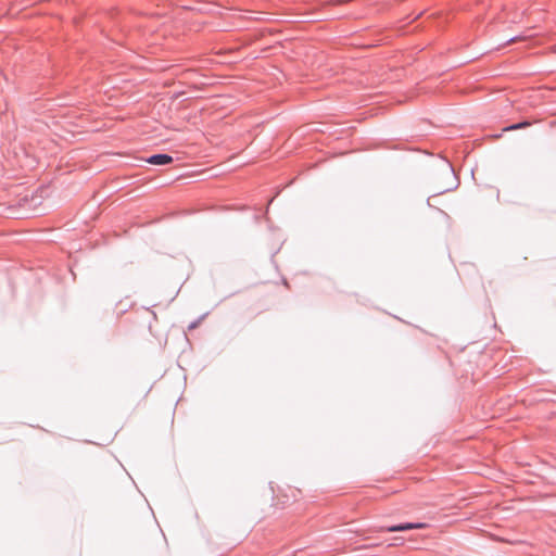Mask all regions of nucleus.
Listing matches in <instances>:
<instances>
[{
    "instance_id": "nucleus-1",
    "label": "nucleus",
    "mask_w": 556,
    "mask_h": 556,
    "mask_svg": "<svg viewBox=\"0 0 556 556\" xmlns=\"http://www.w3.org/2000/svg\"><path fill=\"white\" fill-rule=\"evenodd\" d=\"M427 523L425 522H402L392 526L380 527L378 531H388V532H403L415 529H425Z\"/></svg>"
},
{
    "instance_id": "nucleus-2",
    "label": "nucleus",
    "mask_w": 556,
    "mask_h": 556,
    "mask_svg": "<svg viewBox=\"0 0 556 556\" xmlns=\"http://www.w3.org/2000/svg\"><path fill=\"white\" fill-rule=\"evenodd\" d=\"M445 175H446L447 178L451 179V182L447 184L446 186L442 187L439 190V193H444V192L452 191V190L456 189L458 187V185H459L458 178L455 175L453 166L448 162H446V164H445Z\"/></svg>"
},
{
    "instance_id": "nucleus-3",
    "label": "nucleus",
    "mask_w": 556,
    "mask_h": 556,
    "mask_svg": "<svg viewBox=\"0 0 556 556\" xmlns=\"http://www.w3.org/2000/svg\"><path fill=\"white\" fill-rule=\"evenodd\" d=\"M173 161V156L166 153L152 154L147 159V162L152 165H167Z\"/></svg>"
},
{
    "instance_id": "nucleus-4",
    "label": "nucleus",
    "mask_w": 556,
    "mask_h": 556,
    "mask_svg": "<svg viewBox=\"0 0 556 556\" xmlns=\"http://www.w3.org/2000/svg\"><path fill=\"white\" fill-rule=\"evenodd\" d=\"M529 125H530L529 122L522 121V122H519V123H516V124H513V125L506 127L505 130L522 129V128L528 127Z\"/></svg>"
},
{
    "instance_id": "nucleus-5",
    "label": "nucleus",
    "mask_w": 556,
    "mask_h": 556,
    "mask_svg": "<svg viewBox=\"0 0 556 556\" xmlns=\"http://www.w3.org/2000/svg\"><path fill=\"white\" fill-rule=\"evenodd\" d=\"M396 542L394 543V545H400V544H403L404 542V539L403 538H395L394 539Z\"/></svg>"
},
{
    "instance_id": "nucleus-6",
    "label": "nucleus",
    "mask_w": 556,
    "mask_h": 556,
    "mask_svg": "<svg viewBox=\"0 0 556 556\" xmlns=\"http://www.w3.org/2000/svg\"><path fill=\"white\" fill-rule=\"evenodd\" d=\"M199 325V320L190 324L189 329H194Z\"/></svg>"
}]
</instances>
